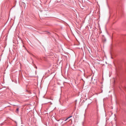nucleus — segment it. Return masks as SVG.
<instances>
[{
  "label": "nucleus",
  "mask_w": 126,
  "mask_h": 126,
  "mask_svg": "<svg viewBox=\"0 0 126 126\" xmlns=\"http://www.w3.org/2000/svg\"><path fill=\"white\" fill-rule=\"evenodd\" d=\"M82 9H84L83 8V7H82Z\"/></svg>",
  "instance_id": "0eeeda50"
},
{
  "label": "nucleus",
  "mask_w": 126,
  "mask_h": 126,
  "mask_svg": "<svg viewBox=\"0 0 126 126\" xmlns=\"http://www.w3.org/2000/svg\"><path fill=\"white\" fill-rule=\"evenodd\" d=\"M47 33L48 34H50V33L49 32H47Z\"/></svg>",
  "instance_id": "20e7f679"
},
{
  "label": "nucleus",
  "mask_w": 126,
  "mask_h": 126,
  "mask_svg": "<svg viewBox=\"0 0 126 126\" xmlns=\"http://www.w3.org/2000/svg\"><path fill=\"white\" fill-rule=\"evenodd\" d=\"M92 81H94V83H96V80L95 79H93V76L92 78Z\"/></svg>",
  "instance_id": "f257e3e1"
},
{
  "label": "nucleus",
  "mask_w": 126,
  "mask_h": 126,
  "mask_svg": "<svg viewBox=\"0 0 126 126\" xmlns=\"http://www.w3.org/2000/svg\"><path fill=\"white\" fill-rule=\"evenodd\" d=\"M19 110V108H17L16 109V111L18 112Z\"/></svg>",
  "instance_id": "f03ea898"
},
{
  "label": "nucleus",
  "mask_w": 126,
  "mask_h": 126,
  "mask_svg": "<svg viewBox=\"0 0 126 126\" xmlns=\"http://www.w3.org/2000/svg\"><path fill=\"white\" fill-rule=\"evenodd\" d=\"M72 116H71L69 117H68L67 118L68 119L69 118H70V117H72Z\"/></svg>",
  "instance_id": "7ed1b4c3"
},
{
  "label": "nucleus",
  "mask_w": 126,
  "mask_h": 126,
  "mask_svg": "<svg viewBox=\"0 0 126 126\" xmlns=\"http://www.w3.org/2000/svg\"><path fill=\"white\" fill-rule=\"evenodd\" d=\"M68 119H67V118L65 120V121H66Z\"/></svg>",
  "instance_id": "39448f33"
},
{
  "label": "nucleus",
  "mask_w": 126,
  "mask_h": 126,
  "mask_svg": "<svg viewBox=\"0 0 126 126\" xmlns=\"http://www.w3.org/2000/svg\"><path fill=\"white\" fill-rule=\"evenodd\" d=\"M82 9H84L83 8V7H82Z\"/></svg>",
  "instance_id": "6e6552de"
},
{
  "label": "nucleus",
  "mask_w": 126,
  "mask_h": 126,
  "mask_svg": "<svg viewBox=\"0 0 126 126\" xmlns=\"http://www.w3.org/2000/svg\"><path fill=\"white\" fill-rule=\"evenodd\" d=\"M35 68H37V66H36Z\"/></svg>",
  "instance_id": "423d86ee"
}]
</instances>
